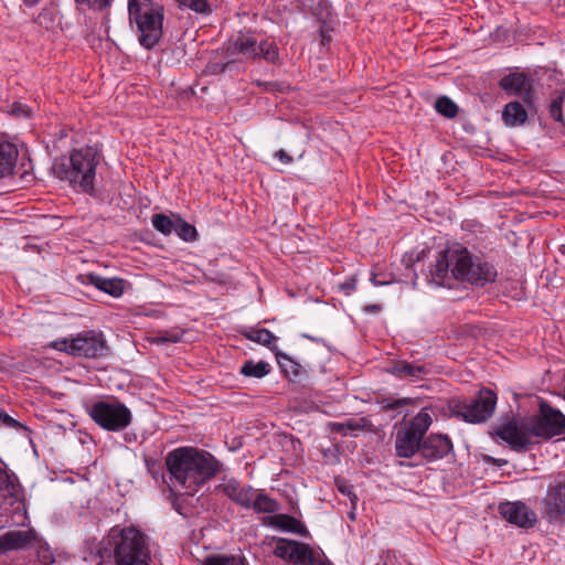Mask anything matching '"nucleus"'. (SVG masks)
<instances>
[{"label":"nucleus","mask_w":565,"mask_h":565,"mask_svg":"<svg viewBox=\"0 0 565 565\" xmlns=\"http://www.w3.org/2000/svg\"><path fill=\"white\" fill-rule=\"evenodd\" d=\"M498 271L484 257L473 255L459 244L440 252L431 270L439 286H450L452 279L483 287L497 279Z\"/></svg>","instance_id":"f257e3e1"},{"label":"nucleus","mask_w":565,"mask_h":565,"mask_svg":"<svg viewBox=\"0 0 565 565\" xmlns=\"http://www.w3.org/2000/svg\"><path fill=\"white\" fill-rule=\"evenodd\" d=\"M166 465L171 484L186 495H194L221 468L218 460L210 452L192 447L170 451L166 457Z\"/></svg>","instance_id":"f03ea898"},{"label":"nucleus","mask_w":565,"mask_h":565,"mask_svg":"<svg viewBox=\"0 0 565 565\" xmlns=\"http://www.w3.org/2000/svg\"><path fill=\"white\" fill-rule=\"evenodd\" d=\"M99 156L95 148L86 147L74 150L70 158L56 159L53 163L54 175L70 182L73 186L92 194L95 190L94 181Z\"/></svg>","instance_id":"7ed1b4c3"},{"label":"nucleus","mask_w":565,"mask_h":565,"mask_svg":"<svg viewBox=\"0 0 565 565\" xmlns=\"http://www.w3.org/2000/svg\"><path fill=\"white\" fill-rule=\"evenodd\" d=\"M128 12L139 31V43L148 50L156 46L162 36V6L152 0H129Z\"/></svg>","instance_id":"20e7f679"},{"label":"nucleus","mask_w":565,"mask_h":565,"mask_svg":"<svg viewBox=\"0 0 565 565\" xmlns=\"http://www.w3.org/2000/svg\"><path fill=\"white\" fill-rule=\"evenodd\" d=\"M117 565H151V553L146 535L136 527L122 529L114 546Z\"/></svg>","instance_id":"39448f33"},{"label":"nucleus","mask_w":565,"mask_h":565,"mask_svg":"<svg viewBox=\"0 0 565 565\" xmlns=\"http://www.w3.org/2000/svg\"><path fill=\"white\" fill-rule=\"evenodd\" d=\"M431 424L428 413L419 412L413 419L403 420L395 434V451L401 458H411L420 450V441Z\"/></svg>","instance_id":"423d86ee"},{"label":"nucleus","mask_w":565,"mask_h":565,"mask_svg":"<svg viewBox=\"0 0 565 565\" xmlns=\"http://www.w3.org/2000/svg\"><path fill=\"white\" fill-rule=\"evenodd\" d=\"M51 347L73 356L92 359L104 358L109 351L103 333L96 331H84L72 339L56 340Z\"/></svg>","instance_id":"0eeeda50"},{"label":"nucleus","mask_w":565,"mask_h":565,"mask_svg":"<svg viewBox=\"0 0 565 565\" xmlns=\"http://www.w3.org/2000/svg\"><path fill=\"white\" fill-rule=\"evenodd\" d=\"M90 418L103 429L121 431L132 419L130 409L118 399L97 401L87 408Z\"/></svg>","instance_id":"6e6552de"},{"label":"nucleus","mask_w":565,"mask_h":565,"mask_svg":"<svg viewBox=\"0 0 565 565\" xmlns=\"http://www.w3.org/2000/svg\"><path fill=\"white\" fill-rule=\"evenodd\" d=\"M227 54L231 56L241 55L245 60L263 57L269 63L278 61V47L274 42H258L253 32H238L227 42Z\"/></svg>","instance_id":"1a4fd4ad"},{"label":"nucleus","mask_w":565,"mask_h":565,"mask_svg":"<svg viewBox=\"0 0 565 565\" xmlns=\"http://www.w3.org/2000/svg\"><path fill=\"white\" fill-rule=\"evenodd\" d=\"M275 555L296 565H332L320 547L288 539H278Z\"/></svg>","instance_id":"9d476101"},{"label":"nucleus","mask_w":565,"mask_h":565,"mask_svg":"<svg viewBox=\"0 0 565 565\" xmlns=\"http://www.w3.org/2000/svg\"><path fill=\"white\" fill-rule=\"evenodd\" d=\"M531 431L535 437L551 439L565 435V415L542 402L539 414L530 420Z\"/></svg>","instance_id":"9b49d317"},{"label":"nucleus","mask_w":565,"mask_h":565,"mask_svg":"<svg viewBox=\"0 0 565 565\" xmlns=\"http://www.w3.org/2000/svg\"><path fill=\"white\" fill-rule=\"evenodd\" d=\"M497 404V395L491 390H481L479 395L467 402L458 403L456 412L466 422L482 423L491 417Z\"/></svg>","instance_id":"f8f14e48"},{"label":"nucleus","mask_w":565,"mask_h":565,"mask_svg":"<svg viewBox=\"0 0 565 565\" xmlns=\"http://www.w3.org/2000/svg\"><path fill=\"white\" fill-rule=\"evenodd\" d=\"M494 434L516 451L526 450L533 436L530 420H518L514 417L499 423L494 427Z\"/></svg>","instance_id":"ddd939ff"},{"label":"nucleus","mask_w":565,"mask_h":565,"mask_svg":"<svg viewBox=\"0 0 565 565\" xmlns=\"http://www.w3.org/2000/svg\"><path fill=\"white\" fill-rule=\"evenodd\" d=\"M542 514L548 523L565 522V476L558 475L542 499Z\"/></svg>","instance_id":"4468645a"},{"label":"nucleus","mask_w":565,"mask_h":565,"mask_svg":"<svg viewBox=\"0 0 565 565\" xmlns=\"http://www.w3.org/2000/svg\"><path fill=\"white\" fill-rule=\"evenodd\" d=\"M499 513L508 523L521 529H531L539 521L536 512L522 501L500 503Z\"/></svg>","instance_id":"2eb2a0df"},{"label":"nucleus","mask_w":565,"mask_h":565,"mask_svg":"<svg viewBox=\"0 0 565 565\" xmlns=\"http://www.w3.org/2000/svg\"><path fill=\"white\" fill-rule=\"evenodd\" d=\"M38 543V533L34 529L11 530L0 535V555L12 551H29Z\"/></svg>","instance_id":"dca6fc26"},{"label":"nucleus","mask_w":565,"mask_h":565,"mask_svg":"<svg viewBox=\"0 0 565 565\" xmlns=\"http://www.w3.org/2000/svg\"><path fill=\"white\" fill-rule=\"evenodd\" d=\"M216 493H222L235 504L249 509L252 507L254 489L250 486L242 484L235 478H224L215 487Z\"/></svg>","instance_id":"f3484780"},{"label":"nucleus","mask_w":565,"mask_h":565,"mask_svg":"<svg viewBox=\"0 0 565 565\" xmlns=\"http://www.w3.org/2000/svg\"><path fill=\"white\" fill-rule=\"evenodd\" d=\"M22 498L21 484L17 475L0 465V508L12 507Z\"/></svg>","instance_id":"a211bd4d"},{"label":"nucleus","mask_w":565,"mask_h":565,"mask_svg":"<svg viewBox=\"0 0 565 565\" xmlns=\"http://www.w3.org/2000/svg\"><path fill=\"white\" fill-rule=\"evenodd\" d=\"M452 450V444L447 436L429 435L420 446L422 456L428 461L444 458Z\"/></svg>","instance_id":"6ab92c4d"},{"label":"nucleus","mask_w":565,"mask_h":565,"mask_svg":"<svg viewBox=\"0 0 565 565\" xmlns=\"http://www.w3.org/2000/svg\"><path fill=\"white\" fill-rule=\"evenodd\" d=\"M500 87L505 92L521 96L527 105H532V85L530 78L522 73H513L500 81Z\"/></svg>","instance_id":"aec40b11"},{"label":"nucleus","mask_w":565,"mask_h":565,"mask_svg":"<svg viewBox=\"0 0 565 565\" xmlns=\"http://www.w3.org/2000/svg\"><path fill=\"white\" fill-rule=\"evenodd\" d=\"M388 372L399 380L417 382L423 380L429 373V367L425 364L398 361L388 369Z\"/></svg>","instance_id":"412c9836"},{"label":"nucleus","mask_w":565,"mask_h":565,"mask_svg":"<svg viewBox=\"0 0 565 565\" xmlns=\"http://www.w3.org/2000/svg\"><path fill=\"white\" fill-rule=\"evenodd\" d=\"M267 524L284 532L296 533L305 537L309 535L306 525L288 514H274L268 518Z\"/></svg>","instance_id":"4be33fe9"},{"label":"nucleus","mask_w":565,"mask_h":565,"mask_svg":"<svg viewBox=\"0 0 565 565\" xmlns=\"http://www.w3.org/2000/svg\"><path fill=\"white\" fill-rule=\"evenodd\" d=\"M87 282L95 286L113 297H120L124 294L125 280L120 278H105L96 274L87 275Z\"/></svg>","instance_id":"5701e85b"},{"label":"nucleus","mask_w":565,"mask_h":565,"mask_svg":"<svg viewBox=\"0 0 565 565\" xmlns=\"http://www.w3.org/2000/svg\"><path fill=\"white\" fill-rule=\"evenodd\" d=\"M242 335L249 341L262 344L271 351H277V338L267 329L264 328H245L242 330Z\"/></svg>","instance_id":"b1692460"},{"label":"nucleus","mask_w":565,"mask_h":565,"mask_svg":"<svg viewBox=\"0 0 565 565\" xmlns=\"http://www.w3.org/2000/svg\"><path fill=\"white\" fill-rule=\"evenodd\" d=\"M502 119L508 127H516L526 121L527 114L519 102H512L504 106Z\"/></svg>","instance_id":"393cba45"},{"label":"nucleus","mask_w":565,"mask_h":565,"mask_svg":"<svg viewBox=\"0 0 565 565\" xmlns=\"http://www.w3.org/2000/svg\"><path fill=\"white\" fill-rule=\"evenodd\" d=\"M17 156L18 150L12 143L0 140V178L11 173Z\"/></svg>","instance_id":"a878e982"},{"label":"nucleus","mask_w":565,"mask_h":565,"mask_svg":"<svg viewBox=\"0 0 565 565\" xmlns=\"http://www.w3.org/2000/svg\"><path fill=\"white\" fill-rule=\"evenodd\" d=\"M271 371V366L269 363L265 361H254V360H247L243 363L241 366V374H243L246 377H255V379H262L268 375Z\"/></svg>","instance_id":"bb28decb"},{"label":"nucleus","mask_w":565,"mask_h":565,"mask_svg":"<svg viewBox=\"0 0 565 565\" xmlns=\"http://www.w3.org/2000/svg\"><path fill=\"white\" fill-rule=\"evenodd\" d=\"M177 218L178 214L167 215L158 213L152 215L151 223L156 231L168 236L174 232Z\"/></svg>","instance_id":"cd10ccee"},{"label":"nucleus","mask_w":565,"mask_h":565,"mask_svg":"<svg viewBox=\"0 0 565 565\" xmlns=\"http://www.w3.org/2000/svg\"><path fill=\"white\" fill-rule=\"evenodd\" d=\"M30 552L36 556L38 565H51L54 562V554L49 544L38 534V543L32 545Z\"/></svg>","instance_id":"c85d7f7f"},{"label":"nucleus","mask_w":565,"mask_h":565,"mask_svg":"<svg viewBox=\"0 0 565 565\" xmlns=\"http://www.w3.org/2000/svg\"><path fill=\"white\" fill-rule=\"evenodd\" d=\"M278 502L264 493H258L253 497L252 507L258 513H274L278 510Z\"/></svg>","instance_id":"c756f323"},{"label":"nucleus","mask_w":565,"mask_h":565,"mask_svg":"<svg viewBox=\"0 0 565 565\" xmlns=\"http://www.w3.org/2000/svg\"><path fill=\"white\" fill-rule=\"evenodd\" d=\"M276 360L281 371L289 377L298 376L300 372V365L296 363L289 355L286 353L279 352L278 350L275 352Z\"/></svg>","instance_id":"7c9ffc66"},{"label":"nucleus","mask_w":565,"mask_h":565,"mask_svg":"<svg viewBox=\"0 0 565 565\" xmlns=\"http://www.w3.org/2000/svg\"><path fill=\"white\" fill-rule=\"evenodd\" d=\"M174 233L185 242H193L198 236L196 228L192 224L181 218L180 215H178L177 218Z\"/></svg>","instance_id":"2f4dec72"},{"label":"nucleus","mask_w":565,"mask_h":565,"mask_svg":"<svg viewBox=\"0 0 565 565\" xmlns=\"http://www.w3.org/2000/svg\"><path fill=\"white\" fill-rule=\"evenodd\" d=\"M203 565H244V561L239 555L217 554L207 556Z\"/></svg>","instance_id":"473e14b6"},{"label":"nucleus","mask_w":565,"mask_h":565,"mask_svg":"<svg viewBox=\"0 0 565 565\" xmlns=\"http://www.w3.org/2000/svg\"><path fill=\"white\" fill-rule=\"evenodd\" d=\"M435 109L447 118H454L458 114V106L447 96H441L436 100Z\"/></svg>","instance_id":"72a5a7b5"},{"label":"nucleus","mask_w":565,"mask_h":565,"mask_svg":"<svg viewBox=\"0 0 565 565\" xmlns=\"http://www.w3.org/2000/svg\"><path fill=\"white\" fill-rule=\"evenodd\" d=\"M180 6L186 7L198 13H209L210 4L206 0H175Z\"/></svg>","instance_id":"f704fd0d"},{"label":"nucleus","mask_w":565,"mask_h":565,"mask_svg":"<svg viewBox=\"0 0 565 565\" xmlns=\"http://www.w3.org/2000/svg\"><path fill=\"white\" fill-rule=\"evenodd\" d=\"M564 103V96L559 95L552 100L550 105V115L555 121L563 122L562 107Z\"/></svg>","instance_id":"c9c22d12"},{"label":"nucleus","mask_w":565,"mask_h":565,"mask_svg":"<svg viewBox=\"0 0 565 565\" xmlns=\"http://www.w3.org/2000/svg\"><path fill=\"white\" fill-rule=\"evenodd\" d=\"M180 340H181V335L179 333L164 331V332L159 333L157 337H154L152 339V342L157 343V344L167 343V342L177 343Z\"/></svg>","instance_id":"e433bc0d"},{"label":"nucleus","mask_w":565,"mask_h":565,"mask_svg":"<svg viewBox=\"0 0 565 565\" xmlns=\"http://www.w3.org/2000/svg\"><path fill=\"white\" fill-rule=\"evenodd\" d=\"M79 6H86L93 10H104L111 4V0H75Z\"/></svg>","instance_id":"4c0bfd02"},{"label":"nucleus","mask_w":565,"mask_h":565,"mask_svg":"<svg viewBox=\"0 0 565 565\" xmlns=\"http://www.w3.org/2000/svg\"><path fill=\"white\" fill-rule=\"evenodd\" d=\"M339 289L345 295L350 296L356 289L355 276L348 277L343 282L339 285Z\"/></svg>","instance_id":"58836bf2"},{"label":"nucleus","mask_w":565,"mask_h":565,"mask_svg":"<svg viewBox=\"0 0 565 565\" xmlns=\"http://www.w3.org/2000/svg\"><path fill=\"white\" fill-rule=\"evenodd\" d=\"M409 403H411V399H408V398H399V399L386 402L385 404H383L382 408L384 411H398L399 412L401 408L408 405Z\"/></svg>","instance_id":"ea45409f"},{"label":"nucleus","mask_w":565,"mask_h":565,"mask_svg":"<svg viewBox=\"0 0 565 565\" xmlns=\"http://www.w3.org/2000/svg\"><path fill=\"white\" fill-rule=\"evenodd\" d=\"M361 428V425L358 423L348 420L345 423H337L333 425V429L340 434H345L347 429L349 430H358Z\"/></svg>","instance_id":"a19ab883"},{"label":"nucleus","mask_w":565,"mask_h":565,"mask_svg":"<svg viewBox=\"0 0 565 565\" xmlns=\"http://www.w3.org/2000/svg\"><path fill=\"white\" fill-rule=\"evenodd\" d=\"M0 422L7 427H18L19 423L6 413H0Z\"/></svg>","instance_id":"79ce46f5"},{"label":"nucleus","mask_w":565,"mask_h":565,"mask_svg":"<svg viewBox=\"0 0 565 565\" xmlns=\"http://www.w3.org/2000/svg\"><path fill=\"white\" fill-rule=\"evenodd\" d=\"M275 158L280 160L284 164H290L292 162V158L284 149L276 151Z\"/></svg>","instance_id":"37998d69"},{"label":"nucleus","mask_w":565,"mask_h":565,"mask_svg":"<svg viewBox=\"0 0 565 565\" xmlns=\"http://www.w3.org/2000/svg\"><path fill=\"white\" fill-rule=\"evenodd\" d=\"M370 280H371L372 285H374L375 287L385 286V285H388V284L392 282V278H390V279H379L377 275L374 271H372Z\"/></svg>","instance_id":"c03bdc74"},{"label":"nucleus","mask_w":565,"mask_h":565,"mask_svg":"<svg viewBox=\"0 0 565 565\" xmlns=\"http://www.w3.org/2000/svg\"><path fill=\"white\" fill-rule=\"evenodd\" d=\"M14 114H18V115H23V116H29L30 111L29 109L25 107V106H22L20 104L18 105H14L13 107V110H12Z\"/></svg>","instance_id":"a18cd8bd"},{"label":"nucleus","mask_w":565,"mask_h":565,"mask_svg":"<svg viewBox=\"0 0 565 565\" xmlns=\"http://www.w3.org/2000/svg\"><path fill=\"white\" fill-rule=\"evenodd\" d=\"M364 310L370 313H377L381 311V306L380 305H369L364 308Z\"/></svg>","instance_id":"49530a36"},{"label":"nucleus","mask_w":565,"mask_h":565,"mask_svg":"<svg viewBox=\"0 0 565 565\" xmlns=\"http://www.w3.org/2000/svg\"><path fill=\"white\" fill-rule=\"evenodd\" d=\"M339 490H340L342 493H344V494H347V495H349V497H351V495H352V490H351V487H349V486H339Z\"/></svg>","instance_id":"de8ad7c7"},{"label":"nucleus","mask_w":565,"mask_h":565,"mask_svg":"<svg viewBox=\"0 0 565 565\" xmlns=\"http://www.w3.org/2000/svg\"><path fill=\"white\" fill-rule=\"evenodd\" d=\"M322 2H323V0H318V6L321 7Z\"/></svg>","instance_id":"09e8293b"}]
</instances>
